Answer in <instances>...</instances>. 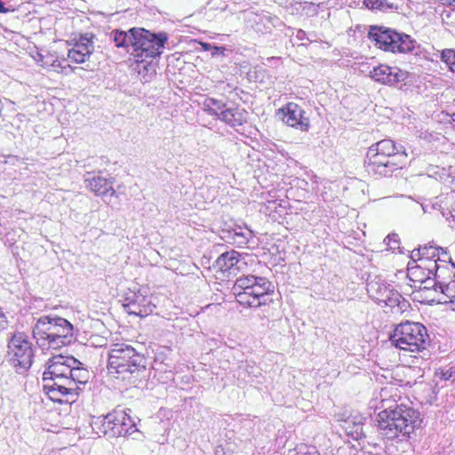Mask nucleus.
<instances>
[{
    "label": "nucleus",
    "mask_w": 455,
    "mask_h": 455,
    "mask_svg": "<svg viewBox=\"0 0 455 455\" xmlns=\"http://www.w3.org/2000/svg\"><path fill=\"white\" fill-rule=\"evenodd\" d=\"M68 376L69 375L52 377V379H48L47 381H52V383H56L58 385L75 387V383L72 380H70V378Z\"/></svg>",
    "instance_id": "obj_40"
},
{
    "label": "nucleus",
    "mask_w": 455,
    "mask_h": 455,
    "mask_svg": "<svg viewBox=\"0 0 455 455\" xmlns=\"http://www.w3.org/2000/svg\"><path fill=\"white\" fill-rule=\"evenodd\" d=\"M451 267H452V268H455V266L452 264V265H451Z\"/></svg>",
    "instance_id": "obj_51"
},
{
    "label": "nucleus",
    "mask_w": 455,
    "mask_h": 455,
    "mask_svg": "<svg viewBox=\"0 0 455 455\" xmlns=\"http://www.w3.org/2000/svg\"><path fill=\"white\" fill-rule=\"evenodd\" d=\"M442 1V4H450V5H452L454 2L455 3V0H441Z\"/></svg>",
    "instance_id": "obj_47"
},
{
    "label": "nucleus",
    "mask_w": 455,
    "mask_h": 455,
    "mask_svg": "<svg viewBox=\"0 0 455 455\" xmlns=\"http://www.w3.org/2000/svg\"><path fill=\"white\" fill-rule=\"evenodd\" d=\"M133 45L132 54L134 58L156 59L160 56L168 40L166 33H152L141 28H133Z\"/></svg>",
    "instance_id": "obj_7"
},
{
    "label": "nucleus",
    "mask_w": 455,
    "mask_h": 455,
    "mask_svg": "<svg viewBox=\"0 0 455 455\" xmlns=\"http://www.w3.org/2000/svg\"><path fill=\"white\" fill-rule=\"evenodd\" d=\"M407 154L403 145H396L394 140H382L368 149L364 162L368 174L376 178L388 177L403 167Z\"/></svg>",
    "instance_id": "obj_4"
},
{
    "label": "nucleus",
    "mask_w": 455,
    "mask_h": 455,
    "mask_svg": "<svg viewBox=\"0 0 455 455\" xmlns=\"http://www.w3.org/2000/svg\"><path fill=\"white\" fill-rule=\"evenodd\" d=\"M441 59L443 62H445L450 69L455 67V50L453 49H445L441 53Z\"/></svg>",
    "instance_id": "obj_36"
},
{
    "label": "nucleus",
    "mask_w": 455,
    "mask_h": 455,
    "mask_svg": "<svg viewBox=\"0 0 455 455\" xmlns=\"http://www.w3.org/2000/svg\"><path fill=\"white\" fill-rule=\"evenodd\" d=\"M108 370L116 378L136 385L146 377L147 359L131 345L114 344L108 351Z\"/></svg>",
    "instance_id": "obj_2"
},
{
    "label": "nucleus",
    "mask_w": 455,
    "mask_h": 455,
    "mask_svg": "<svg viewBox=\"0 0 455 455\" xmlns=\"http://www.w3.org/2000/svg\"><path fill=\"white\" fill-rule=\"evenodd\" d=\"M278 115L282 121L288 126L296 128L301 132H307L310 128L309 117L306 116L303 108L295 102H288L279 108Z\"/></svg>",
    "instance_id": "obj_11"
},
{
    "label": "nucleus",
    "mask_w": 455,
    "mask_h": 455,
    "mask_svg": "<svg viewBox=\"0 0 455 455\" xmlns=\"http://www.w3.org/2000/svg\"><path fill=\"white\" fill-rule=\"evenodd\" d=\"M7 12V9L4 7V3L0 0V12L4 13Z\"/></svg>",
    "instance_id": "obj_46"
},
{
    "label": "nucleus",
    "mask_w": 455,
    "mask_h": 455,
    "mask_svg": "<svg viewBox=\"0 0 455 455\" xmlns=\"http://www.w3.org/2000/svg\"><path fill=\"white\" fill-rule=\"evenodd\" d=\"M371 77L380 84L395 85L399 82H403L408 77V72L397 67L381 64L373 68L371 71Z\"/></svg>",
    "instance_id": "obj_16"
},
{
    "label": "nucleus",
    "mask_w": 455,
    "mask_h": 455,
    "mask_svg": "<svg viewBox=\"0 0 455 455\" xmlns=\"http://www.w3.org/2000/svg\"><path fill=\"white\" fill-rule=\"evenodd\" d=\"M397 32L384 27L373 26L370 28L368 36L371 40L374 41L379 49L384 51H394L395 43L394 35Z\"/></svg>",
    "instance_id": "obj_17"
},
{
    "label": "nucleus",
    "mask_w": 455,
    "mask_h": 455,
    "mask_svg": "<svg viewBox=\"0 0 455 455\" xmlns=\"http://www.w3.org/2000/svg\"><path fill=\"white\" fill-rule=\"evenodd\" d=\"M76 363V359L73 356L53 355L46 363V370L43 373L44 381L52 377L68 375L71 372L70 368H73Z\"/></svg>",
    "instance_id": "obj_15"
},
{
    "label": "nucleus",
    "mask_w": 455,
    "mask_h": 455,
    "mask_svg": "<svg viewBox=\"0 0 455 455\" xmlns=\"http://www.w3.org/2000/svg\"><path fill=\"white\" fill-rule=\"evenodd\" d=\"M422 289L424 290H430L433 288L435 291H438L439 283H437L436 278L433 275H427V278L422 281Z\"/></svg>",
    "instance_id": "obj_39"
},
{
    "label": "nucleus",
    "mask_w": 455,
    "mask_h": 455,
    "mask_svg": "<svg viewBox=\"0 0 455 455\" xmlns=\"http://www.w3.org/2000/svg\"><path fill=\"white\" fill-rule=\"evenodd\" d=\"M391 343L402 349L411 352H420L429 343V336L426 327L415 322H405L398 324L390 336Z\"/></svg>",
    "instance_id": "obj_6"
},
{
    "label": "nucleus",
    "mask_w": 455,
    "mask_h": 455,
    "mask_svg": "<svg viewBox=\"0 0 455 455\" xmlns=\"http://www.w3.org/2000/svg\"><path fill=\"white\" fill-rule=\"evenodd\" d=\"M412 266H413V261H412V262H409V263H408V269H409V270H411V269L413 268V267H412Z\"/></svg>",
    "instance_id": "obj_48"
},
{
    "label": "nucleus",
    "mask_w": 455,
    "mask_h": 455,
    "mask_svg": "<svg viewBox=\"0 0 455 455\" xmlns=\"http://www.w3.org/2000/svg\"><path fill=\"white\" fill-rule=\"evenodd\" d=\"M50 386H52L54 389L59 391L64 396H71V398L77 396L80 390L79 387H68L65 385H58L56 383H50Z\"/></svg>",
    "instance_id": "obj_33"
},
{
    "label": "nucleus",
    "mask_w": 455,
    "mask_h": 455,
    "mask_svg": "<svg viewBox=\"0 0 455 455\" xmlns=\"http://www.w3.org/2000/svg\"><path fill=\"white\" fill-rule=\"evenodd\" d=\"M417 267L427 270V275L435 276L437 282H439L440 278H443V275H446L447 272V266L439 264L436 259H423L421 264Z\"/></svg>",
    "instance_id": "obj_25"
},
{
    "label": "nucleus",
    "mask_w": 455,
    "mask_h": 455,
    "mask_svg": "<svg viewBox=\"0 0 455 455\" xmlns=\"http://www.w3.org/2000/svg\"><path fill=\"white\" fill-rule=\"evenodd\" d=\"M94 38L95 36L92 33L81 34L77 39L74 38L68 58L77 64L84 63L94 52Z\"/></svg>",
    "instance_id": "obj_12"
},
{
    "label": "nucleus",
    "mask_w": 455,
    "mask_h": 455,
    "mask_svg": "<svg viewBox=\"0 0 455 455\" xmlns=\"http://www.w3.org/2000/svg\"><path fill=\"white\" fill-rule=\"evenodd\" d=\"M126 411L116 409L102 418L99 417L92 421L93 430L100 435L108 437L122 436V422L126 419Z\"/></svg>",
    "instance_id": "obj_10"
},
{
    "label": "nucleus",
    "mask_w": 455,
    "mask_h": 455,
    "mask_svg": "<svg viewBox=\"0 0 455 455\" xmlns=\"http://www.w3.org/2000/svg\"><path fill=\"white\" fill-rule=\"evenodd\" d=\"M393 290L394 288L390 284L380 279L373 280L367 283L368 293L379 306H381V301H383Z\"/></svg>",
    "instance_id": "obj_23"
},
{
    "label": "nucleus",
    "mask_w": 455,
    "mask_h": 455,
    "mask_svg": "<svg viewBox=\"0 0 455 455\" xmlns=\"http://www.w3.org/2000/svg\"><path fill=\"white\" fill-rule=\"evenodd\" d=\"M222 238L237 247H243L253 237L252 231L249 228L235 225L229 229L222 230Z\"/></svg>",
    "instance_id": "obj_19"
},
{
    "label": "nucleus",
    "mask_w": 455,
    "mask_h": 455,
    "mask_svg": "<svg viewBox=\"0 0 455 455\" xmlns=\"http://www.w3.org/2000/svg\"><path fill=\"white\" fill-rule=\"evenodd\" d=\"M436 374L440 375L442 379L455 381V365L442 369L440 372H436Z\"/></svg>",
    "instance_id": "obj_37"
},
{
    "label": "nucleus",
    "mask_w": 455,
    "mask_h": 455,
    "mask_svg": "<svg viewBox=\"0 0 455 455\" xmlns=\"http://www.w3.org/2000/svg\"><path fill=\"white\" fill-rule=\"evenodd\" d=\"M380 307H388L390 313L395 315H401L410 308V303L394 289L392 292L383 301H381Z\"/></svg>",
    "instance_id": "obj_21"
},
{
    "label": "nucleus",
    "mask_w": 455,
    "mask_h": 455,
    "mask_svg": "<svg viewBox=\"0 0 455 455\" xmlns=\"http://www.w3.org/2000/svg\"><path fill=\"white\" fill-rule=\"evenodd\" d=\"M133 28L129 29L128 31H123V30H113L111 32V38L113 42L115 43V45L118 48L122 47L124 49H127V52H129V47L132 49L133 45V36L132 34Z\"/></svg>",
    "instance_id": "obj_26"
},
{
    "label": "nucleus",
    "mask_w": 455,
    "mask_h": 455,
    "mask_svg": "<svg viewBox=\"0 0 455 455\" xmlns=\"http://www.w3.org/2000/svg\"><path fill=\"white\" fill-rule=\"evenodd\" d=\"M380 408L378 414V429L379 434L387 440L399 436L410 439L411 435L421 427L420 413L410 405L393 398L392 388H382L380 393Z\"/></svg>",
    "instance_id": "obj_1"
},
{
    "label": "nucleus",
    "mask_w": 455,
    "mask_h": 455,
    "mask_svg": "<svg viewBox=\"0 0 455 455\" xmlns=\"http://www.w3.org/2000/svg\"><path fill=\"white\" fill-rule=\"evenodd\" d=\"M32 335L36 345L44 349H60L75 340L74 325L54 314L35 318Z\"/></svg>",
    "instance_id": "obj_3"
},
{
    "label": "nucleus",
    "mask_w": 455,
    "mask_h": 455,
    "mask_svg": "<svg viewBox=\"0 0 455 455\" xmlns=\"http://www.w3.org/2000/svg\"><path fill=\"white\" fill-rule=\"evenodd\" d=\"M366 419L361 415L348 417L344 420L343 428L347 435L354 440H360L365 437L363 425Z\"/></svg>",
    "instance_id": "obj_22"
},
{
    "label": "nucleus",
    "mask_w": 455,
    "mask_h": 455,
    "mask_svg": "<svg viewBox=\"0 0 455 455\" xmlns=\"http://www.w3.org/2000/svg\"><path fill=\"white\" fill-rule=\"evenodd\" d=\"M248 112L238 106L226 107L220 113V119L230 127L241 126L247 122Z\"/></svg>",
    "instance_id": "obj_18"
},
{
    "label": "nucleus",
    "mask_w": 455,
    "mask_h": 455,
    "mask_svg": "<svg viewBox=\"0 0 455 455\" xmlns=\"http://www.w3.org/2000/svg\"><path fill=\"white\" fill-rule=\"evenodd\" d=\"M247 254H241L235 250H231L220 254L215 261V266L221 272L236 275L243 271L247 266Z\"/></svg>",
    "instance_id": "obj_13"
},
{
    "label": "nucleus",
    "mask_w": 455,
    "mask_h": 455,
    "mask_svg": "<svg viewBox=\"0 0 455 455\" xmlns=\"http://www.w3.org/2000/svg\"><path fill=\"white\" fill-rule=\"evenodd\" d=\"M365 6L371 10L386 12L388 9H394V4L387 0H363Z\"/></svg>",
    "instance_id": "obj_31"
},
{
    "label": "nucleus",
    "mask_w": 455,
    "mask_h": 455,
    "mask_svg": "<svg viewBox=\"0 0 455 455\" xmlns=\"http://www.w3.org/2000/svg\"><path fill=\"white\" fill-rule=\"evenodd\" d=\"M44 390L49 398L53 402L63 403V398L65 397L62 394L53 388L52 386H50V383H46L44 385Z\"/></svg>",
    "instance_id": "obj_35"
},
{
    "label": "nucleus",
    "mask_w": 455,
    "mask_h": 455,
    "mask_svg": "<svg viewBox=\"0 0 455 455\" xmlns=\"http://www.w3.org/2000/svg\"><path fill=\"white\" fill-rule=\"evenodd\" d=\"M258 316L260 318V319H267L269 317V315L267 313V310L266 308H263L261 310V313H259L258 314Z\"/></svg>",
    "instance_id": "obj_44"
},
{
    "label": "nucleus",
    "mask_w": 455,
    "mask_h": 455,
    "mask_svg": "<svg viewBox=\"0 0 455 455\" xmlns=\"http://www.w3.org/2000/svg\"><path fill=\"white\" fill-rule=\"evenodd\" d=\"M202 45V48L204 50V51H211L212 50V47L213 45H212L211 44L209 43H202L201 44Z\"/></svg>",
    "instance_id": "obj_45"
},
{
    "label": "nucleus",
    "mask_w": 455,
    "mask_h": 455,
    "mask_svg": "<svg viewBox=\"0 0 455 455\" xmlns=\"http://www.w3.org/2000/svg\"><path fill=\"white\" fill-rule=\"evenodd\" d=\"M226 51H227V49L225 47H223V46H215V45H213L211 54H212V57H215V56H218V55L225 56V52Z\"/></svg>",
    "instance_id": "obj_42"
},
{
    "label": "nucleus",
    "mask_w": 455,
    "mask_h": 455,
    "mask_svg": "<svg viewBox=\"0 0 455 455\" xmlns=\"http://www.w3.org/2000/svg\"><path fill=\"white\" fill-rule=\"evenodd\" d=\"M249 20L254 31L261 35L271 34L274 28H281L283 25L278 16L267 11L251 12Z\"/></svg>",
    "instance_id": "obj_14"
},
{
    "label": "nucleus",
    "mask_w": 455,
    "mask_h": 455,
    "mask_svg": "<svg viewBox=\"0 0 455 455\" xmlns=\"http://www.w3.org/2000/svg\"><path fill=\"white\" fill-rule=\"evenodd\" d=\"M84 182L86 187L98 196L107 195L109 191H111V195L115 193L113 181L102 176L92 175L89 172L85 176Z\"/></svg>",
    "instance_id": "obj_20"
},
{
    "label": "nucleus",
    "mask_w": 455,
    "mask_h": 455,
    "mask_svg": "<svg viewBox=\"0 0 455 455\" xmlns=\"http://www.w3.org/2000/svg\"><path fill=\"white\" fill-rule=\"evenodd\" d=\"M136 66L134 69L141 76L144 82H148L156 73V63L154 59L149 58H134Z\"/></svg>",
    "instance_id": "obj_24"
},
{
    "label": "nucleus",
    "mask_w": 455,
    "mask_h": 455,
    "mask_svg": "<svg viewBox=\"0 0 455 455\" xmlns=\"http://www.w3.org/2000/svg\"><path fill=\"white\" fill-rule=\"evenodd\" d=\"M389 250L395 251L399 249V238L396 234H389L384 240Z\"/></svg>",
    "instance_id": "obj_38"
},
{
    "label": "nucleus",
    "mask_w": 455,
    "mask_h": 455,
    "mask_svg": "<svg viewBox=\"0 0 455 455\" xmlns=\"http://www.w3.org/2000/svg\"><path fill=\"white\" fill-rule=\"evenodd\" d=\"M411 259L415 263L416 261L422 262V254L420 247L419 249H415L411 253Z\"/></svg>",
    "instance_id": "obj_41"
},
{
    "label": "nucleus",
    "mask_w": 455,
    "mask_h": 455,
    "mask_svg": "<svg viewBox=\"0 0 455 455\" xmlns=\"http://www.w3.org/2000/svg\"><path fill=\"white\" fill-rule=\"evenodd\" d=\"M124 307L128 314L140 317L151 315L156 308L147 289H140L137 291H130L126 293Z\"/></svg>",
    "instance_id": "obj_9"
},
{
    "label": "nucleus",
    "mask_w": 455,
    "mask_h": 455,
    "mask_svg": "<svg viewBox=\"0 0 455 455\" xmlns=\"http://www.w3.org/2000/svg\"><path fill=\"white\" fill-rule=\"evenodd\" d=\"M226 107V103L213 98H206L203 102V109L218 119H220V111H223Z\"/></svg>",
    "instance_id": "obj_30"
},
{
    "label": "nucleus",
    "mask_w": 455,
    "mask_h": 455,
    "mask_svg": "<svg viewBox=\"0 0 455 455\" xmlns=\"http://www.w3.org/2000/svg\"><path fill=\"white\" fill-rule=\"evenodd\" d=\"M437 261L443 262V265L448 266V261H451V258L447 255L446 251L443 249V251H440V259H438V257H436ZM449 267H447V269Z\"/></svg>",
    "instance_id": "obj_43"
},
{
    "label": "nucleus",
    "mask_w": 455,
    "mask_h": 455,
    "mask_svg": "<svg viewBox=\"0 0 455 455\" xmlns=\"http://www.w3.org/2000/svg\"><path fill=\"white\" fill-rule=\"evenodd\" d=\"M422 258L426 259H440V251H443L442 247L434 246L432 244L425 245L420 247Z\"/></svg>",
    "instance_id": "obj_34"
},
{
    "label": "nucleus",
    "mask_w": 455,
    "mask_h": 455,
    "mask_svg": "<svg viewBox=\"0 0 455 455\" xmlns=\"http://www.w3.org/2000/svg\"><path fill=\"white\" fill-rule=\"evenodd\" d=\"M274 290V284L267 278L253 275L240 276L233 286L236 300L249 307H265L271 301L269 296Z\"/></svg>",
    "instance_id": "obj_5"
},
{
    "label": "nucleus",
    "mask_w": 455,
    "mask_h": 455,
    "mask_svg": "<svg viewBox=\"0 0 455 455\" xmlns=\"http://www.w3.org/2000/svg\"><path fill=\"white\" fill-rule=\"evenodd\" d=\"M395 36V45L394 51L391 52H401L406 53L411 52L415 48L416 41L411 39V37L406 34L397 33L394 35Z\"/></svg>",
    "instance_id": "obj_27"
},
{
    "label": "nucleus",
    "mask_w": 455,
    "mask_h": 455,
    "mask_svg": "<svg viewBox=\"0 0 455 455\" xmlns=\"http://www.w3.org/2000/svg\"><path fill=\"white\" fill-rule=\"evenodd\" d=\"M68 68L72 70V68L70 67V65H67V67H63V69H65V70L68 69Z\"/></svg>",
    "instance_id": "obj_49"
},
{
    "label": "nucleus",
    "mask_w": 455,
    "mask_h": 455,
    "mask_svg": "<svg viewBox=\"0 0 455 455\" xmlns=\"http://www.w3.org/2000/svg\"><path fill=\"white\" fill-rule=\"evenodd\" d=\"M81 363L76 360V363L73 368H70L71 372L68 373V377L70 380L75 383V387H79L78 385L85 384L89 379V372L86 369L79 367Z\"/></svg>",
    "instance_id": "obj_29"
},
{
    "label": "nucleus",
    "mask_w": 455,
    "mask_h": 455,
    "mask_svg": "<svg viewBox=\"0 0 455 455\" xmlns=\"http://www.w3.org/2000/svg\"><path fill=\"white\" fill-rule=\"evenodd\" d=\"M8 357L18 373H23L31 367L34 347L24 333L19 332L12 336L8 344Z\"/></svg>",
    "instance_id": "obj_8"
},
{
    "label": "nucleus",
    "mask_w": 455,
    "mask_h": 455,
    "mask_svg": "<svg viewBox=\"0 0 455 455\" xmlns=\"http://www.w3.org/2000/svg\"><path fill=\"white\" fill-rule=\"evenodd\" d=\"M446 275H443V278H440L438 290L443 294V298L438 299L439 302L447 303L451 302L455 299V281L451 280L446 283Z\"/></svg>",
    "instance_id": "obj_28"
},
{
    "label": "nucleus",
    "mask_w": 455,
    "mask_h": 455,
    "mask_svg": "<svg viewBox=\"0 0 455 455\" xmlns=\"http://www.w3.org/2000/svg\"><path fill=\"white\" fill-rule=\"evenodd\" d=\"M451 71H452V72H455V67H454V68H451Z\"/></svg>",
    "instance_id": "obj_50"
},
{
    "label": "nucleus",
    "mask_w": 455,
    "mask_h": 455,
    "mask_svg": "<svg viewBox=\"0 0 455 455\" xmlns=\"http://www.w3.org/2000/svg\"><path fill=\"white\" fill-rule=\"evenodd\" d=\"M122 436L131 435L138 432L135 420L126 412V419L122 422Z\"/></svg>",
    "instance_id": "obj_32"
}]
</instances>
